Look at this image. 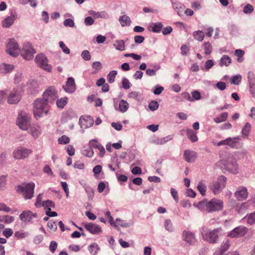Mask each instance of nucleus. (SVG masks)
Returning a JSON list of instances; mask_svg holds the SVG:
<instances>
[{
    "mask_svg": "<svg viewBox=\"0 0 255 255\" xmlns=\"http://www.w3.org/2000/svg\"><path fill=\"white\" fill-rule=\"evenodd\" d=\"M221 228L210 230L206 227H202L200 230L203 239L210 244H215L218 242L219 237L221 235Z\"/></svg>",
    "mask_w": 255,
    "mask_h": 255,
    "instance_id": "1",
    "label": "nucleus"
},
{
    "mask_svg": "<svg viewBox=\"0 0 255 255\" xmlns=\"http://www.w3.org/2000/svg\"><path fill=\"white\" fill-rule=\"evenodd\" d=\"M35 185L34 182L23 183L15 187V190L21 194L25 200L31 199L34 195Z\"/></svg>",
    "mask_w": 255,
    "mask_h": 255,
    "instance_id": "2",
    "label": "nucleus"
},
{
    "mask_svg": "<svg viewBox=\"0 0 255 255\" xmlns=\"http://www.w3.org/2000/svg\"><path fill=\"white\" fill-rule=\"evenodd\" d=\"M215 167L222 171H227L234 174L238 172V165L235 160L231 158L220 160L216 162Z\"/></svg>",
    "mask_w": 255,
    "mask_h": 255,
    "instance_id": "3",
    "label": "nucleus"
},
{
    "mask_svg": "<svg viewBox=\"0 0 255 255\" xmlns=\"http://www.w3.org/2000/svg\"><path fill=\"white\" fill-rule=\"evenodd\" d=\"M48 102L42 98L37 99L33 103V114L37 119L48 113Z\"/></svg>",
    "mask_w": 255,
    "mask_h": 255,
    "instance_id": "4",
    "label": "nucleus"
},
{
    "mask_svg": "<svg viewBox=\"0 0 255 255\" xmlns=\"http://www.w3.org/2000/svg\"><path fill=\"white\" fill-rule=\"evenodd\" d=\"M226 181L227 178L225 176L223 175L220 176L217 180L213 181L210 183L209 188L215 195L218 194L225 187Z\"/></svg>",
    "mask_w": 255,
    "mask_h": 255,
    "instance_id": "5",
    "label": "nucleus"
},
{
    "mask_svg": "<svg viewBox=\"0 0 255 255\" xmlns=\"http://www.w3.org/2000/svg\"><path fill=\"white\" fill-rule=\"evenodd\" d=\"M30 116L24 111H20L17 117V125L22 130H26L30 125Z\"/></svg>",
    "mask_w": 255,
    "mask_h": 255,
    "instance_id": "6",
    "label": "nucleus"
},
{
    "mask_svg": "<svg viewBox=\"0 0 255 255\" xmlns=\"http://www.w3.org/2000/svg\"><path fill=\"white\" fill-rule=\"evenodd\" d=\"M21 55L25 60L29 61L33 59L34 54L36 53L35 50L32 47L29 42L24 43L22 49L20 51Z\"/></svg>",
    "mask_w": 255,
    "mask_h": 255,
    "instance_id": "7",
    "label": "nucleus"
},
{
    "mask_svg": "<svg viewBox=\"0 0 255 255\" xmlns=\"http://www.w3.org/2000/svg\"><path fill=\"white\" fill-rule=\"evenodd\" d=\"M6 52L13 57H16L20 53L18 45L14 38L9 40L6 45Z\"/></svg>",
    "mask_w": 255,
    "mask_h": 255,
    "instance_id": "8",
    "label": "nucleus"
},
{
    "mask_svg": "<svg viewBox=\"0 0 255 255\" xmlns=\"http://www.w3.org/2000/svg\"><path fill=\"white\" fill-rule=\"evenodd\" d=\"M35 60L41 68L48 72L51 71L52 66L48 64V59L43 54L37 55Z\"/></svg>",
    "mask_w": 255,
    "mask_h": 255,
    "instance_id": "9",
    "label": "nucleus"
},
{
    "mask_svg": "<svg viewBox=\"0 0 255 255\" xmlns=\"http://www.w3.org/2000/svg\"><path fill=\"white\" fill-rule=\"evenodd\" d=\"M23 91L20 90V87L17 86L13 89L10 92L7 99V102L10 104H17L21 98V92Z\"/></svg>",
    "mask_w": 255,
    "mask_h": 255,
    "instance_id": "10",
    "label": "nucleus"
},
{
    "mask_svg": "<svg viewBox=\"0 0 255 255\" xmlns=\"http://www.w3.org/2000/svg\"><path fill=\"white\" fill-rule=\"evenodd\" d=\"M248 229L244 226H239L235 228L228 233L227 236L232 238L244 237L248 232Z\"/></svg>",
    "mask_w": 255,
    "mask_h": 255,
    "instance_id": "11",
    "label": "nucleus"
},
{
    "mask_svg": "<svg viewBox=\"0 0 255 255\" xmlns=\"http://www.w3.org/2000/svg\"><path fill=\"white\" fill-rule=\"evenodd\" d=\"M208 209L207 212H213L221 211L223 208V202L216 198H213L208 202Z\"/></svg>",
    "mask_w": 255,
    "mask_h": 255,
    "instance_id": "12",
    "label": "nucleus"
},
{
    "mask_svg": "<svg viewBox=\"0 0 255 255\" xmlns=\"http://www.w3.org/2000/svg\"><path fill=\"white\" fill-rule=\"evenodd\" d=\"M57 98V92L53 87H49L42 95V99L48 103L53 102Z\"/></svg>",
    "mask_w": 255,
    "mask_h": 255,
    "instance_id": "13",
    "label": "nucleus"
},
{
    "mask_svg": "<svg viewBox=\"0 0 255 255\" xmlns=\"http://www.w3.org/2000/svg\"><path fill=\"white\" fill-rule=\"evenodd\" d=\"M182 240L190 246H193L197 242L195 233L187 230L182 232Z\"/></svg>",
    "mask_w": 255,
    "mask_h": 255,
    "instance_id": "14",
    "label": "nucleus"
},
{
    "mask_svg": "<svg viewBox=\"0 0 255 255\" xmlns=\"http://www.w3.org/2000/svg\"><path fill=\"white\" fill-rule=\"evenodd\" d=\"M63 90L68 94L74 93L76 90V86L74 79L70 77L67 79L65 85L63 86Z\"/></svg>",
    "mask_w": 255,
    "mask_h": 255,
    "instance_id": "15",
    "label": "nucleus"
},
{
    "mask_svg": "<svg viewBox=\"0 0 255 255\" xmlns=\"http://www.w3.org/2000/svg\"><path fill=\"white\" fill-rule=\"evenodd\" d=\"M30 152V150L24 147H20L13 151V155L15 159H22L27 157Z\"/></svg>",
    "mask_w": 255,
    "mask_h": 255,
    "instance_id": "16",
    "label": "nucleus"
},
{
    "mask_svg": "<svg viewBox=\"0 0 255 255\" xmlns=\"http://www.w3.org/2000/svg\"><path fill=\"white\" fill-rule=\"evenodd\" d=\"M83 225L84 228L92 234H100L102 233V230L98 225L93 223H83Z\"/></svg>",
    "mask_w": 255,
    "mask_h": 255,
    "instance_id": "17",
    "label": "nucleus"
},
{
    "mask_svg": "<svg viewBox=\"0 0 255 255\" xmlns=\"http://www.w3.org/2000/svg\"><path fill=\"white\" fill-rule=\"evenodd\" d=\"M234 195L239 201L245 200L248 197V189L244 186H239L235 192Z\"/></svg>",
    "mask_w": 255,
    "mask_h": 255,
    "instance_id": "18",
    "label": "nucleus"
},
{
    "mask_svg": "<svg viewBox=\"0 0 255 255\" xmlns=\"http://www.w3.org/2000/svg\"><path fill=\"white\" fill-rule=\"evenodd\" d=\"M17 18V13L15 11L11 12L10 16L4 18L1 22L3 27L8 28L11 26L14 21Z\"/></svg>",
    "mask_w": 255,
    "mask_h": 255,
    "instance_id": "19",
    "label": "nucleus"
},
{
    "mask_svg": "<svg viewBox=\"0 0 255 255\" xmlns=\"http://www.w3.org/2000/svg\"><path fill=\"white\" fill-rule=\"evenodd\" d=\"M36 214L33 213L30 211H23L19 215V219L23 222H30L32 218L36 217Z\"/></svg>",
    "mask_w": 255,
    "mask_h": 255,
    "instance_id": "20",
    "label": "nucleus"
},
{
    "mask_svg": "<svg viewBox=\"0 0 255 255\" xmlns=\"http://www.w3.org/2000/svg\"><path fill=\"white\" fill-rule=\"evenodd\" d=\"M27 92L31 94H34L38 91V83L35 80H29L27 83Z\"/></svg>",
    "mask_w": 255,
    "mask_h": 255,
    "instance_id": "21",
    "label": "nucleus"
},
{
    "mask_svg": "<svg viewBox=\"0 0 255 255\" xmlns=\"http://www.w3.org/2000/svg\"><path fill=\"white\" fill-rule=\"evenodd\" d=\"M173 8L179 16H181L184 8V5L177 0H170Z\"/></svg>",
    "mask_w": 255,
    "mask_h": 255,
    "instance_id": "22",
    "label": "nucleus"
},
{
    "mask_svg": "<svg viewBox=\"0 0 255 255\" xmlns=\"http://www.w3.org/2000/svg\"><path fill=\"white\" fill-rule=\"evenodd\" d=\"M183 155L186 162H192L195 160L197 157V153L193 150H186L184 151Z\"/></svg>",
    "mask_w": 255,
    "mask_h": 255,
    "instance_id": "23",
    "label": "nucleus"
},
{
    "mask_svg": "<svg viewBox=\"0 0 255 255\" xmlns=\"http://www.w3.org/2000/svg\"><path fill=\"white\" fill-rule=\"evenodd\" d=\"M89 14L94 16L95 18H102L105 19H108L110 18V15L105 11H95L93 10L89 11Z\"/></svg>",
    "mask_w": 255,
    "mask_h": 255,
    "instance_id": "24",
    "label": "nucleus"
},
{
    "mask_svg": "<svg viewBox=\"0 0 255 255\" xmlns=\"http://www.w3.org/2000/svg\"><path fill=\"white\" fill-rule=\"evenodd\" d=\"M241 140V138L240 136H237L233 138L228 137L227 138V145L232 148H237L239 144V141Z\"/></svg>",
    "mask_w": 255,
    "mask_h": 255,
    "instance_id": "25",
    "label": "nucleus"
},
{
    "mask_svg": "<svg viewBox=\"0 0 255 255\" xmlns=\"http://www.w3.org/2000/svg\"><path fill=\"white\" fill-rule=\"evenodd\" d=\"M186 135L188 139L192 142H195L198 140V138L197 135V132L191 128H187L186 129Z\"/></svg>",
    "mask_w": 255,
    "mask_h": 255,
    "instance_id": "26",
    "label": "nucleus"
},
{
    "mask_svg": "<svg viewBox=\"0 0 255 255\" xmlns=\"http://www.w3.org/2000/svg\"><path fill=\"white\" fill-rule=\"evenodd\" d=\"M14 68V66L11 64L2 63L0 65V73L6 74L10 72Z\"/></svg>",
    "mask_w": 255,
    "mask_h": 255,
    "instance_id": "27",
    "label": "nucleus"
},
{
    "mask_svg": "<svg viewBox=\"0 0 255 255\" xmlns=\"http://www.w3.org/2000/svg\"><path fill=\"white\" fill-rule=\"evenodd\" d=\"M172 139V135H168L164 137L156 138L153 140V143L157 145L164 144Z\"/></svg>",
    "mask_w": 255,
    "mask_h": 255,
    "instance_id": "28",
    "label": "nucleus"
},
{
    "mask_svg": "<svg viewBox=\"0 0 255 255\" xmlns=\"http://www.w3.org/2000/svg\"><path fill=\"white\" fill-rule=\"evenodd\" d=\"M232 62L231 58L228 55H224L222 56L219 65L221 67H223L224 66H228Z\"/></svg>",
    "mask_w": 255,
    "mask_h": 255,
    "instance_id": "29",
    "label": "nucleus"
},
{
    "mask_svg": "<svg viewBox=\"0 0 255 255\" xmlns=\"http://www.w3.org/2000/svg\"><path fill=\"white\" fill-rule=\"evenodd\" d=\"M251 130V125L249 123H246L242 129V134L244 138H247Z\"/></svg>",
    "mask_w": 255,
    "mask_h": 255,
    "instance_id": "30",
    "label": "nucleus"
},
{
    "mask_svg": "<svg viewBox=\"0 0 255 255\" xmlns=\"http://www.w3.org/2000/svg\"><path fill=\"white\" fill-rule=\"evenodd\" d=\"M163 24L161 22H154L152 23L150 27L151 28V30L154 33H159L161 31V29L163 28Z\"/></svg>",
    "mask_w": 255,
    "mask_h": 255,
    "instance_id": "31",
    "label": "nucleus"
},
{
    "mask_svg": "<svg viewBox=\"0 0 255 255\" xmlns=\"http://www.w3.org/2000/svg\"><path fill=\"white\" fill-rule=\"evenodd\" d=\"M129 107L128 103L124 100H121L119 104L118 110L124 113L127 111Z\"/></svg>",
    "mask_w": 255,
    "mask_h": 255,
    "instance_id": "32",
    "label": "nucleus"
},
{
    "mask_svg": "<svg viewBox=\"0 0 255 255\" xmlns=\"http://www.w3.org/2000/svg\"><path fill=\"white\" fill-rule=\"evenodd\" d=\"M113 46L118 50L123 51L125 50V43L123 40H117Z\"/></svg>",
    "mask_w": 255,
    "mask_h": 255,
    "instance_id": "33",
    "label": "nucleus"
},
{
    "mask_svg": "<svg viewBox=\"0 0 255 255\" xmlns=\"http://www.w3.org/2000/svg\"><path fill=\"white\" fill-rule=\"evenodd\" d=\"M228 117V113L227 112L222 113L219 116L214 118V121L217 123L219 124L222 122H225Z\"/></svg>",
    "mask_w": 255,
    "mask_h": 255,
    "instance_id": "34",
    "label": "nucleus"
},
{
    "mask_svg": "<svg viewBox=\"0 0 255 255\" xmlns=\"http://www.w3.org/2000/svg\"><path fill=\"white\" fill-rule=\"evenodd\" d=\"M208 202L207 199H205L199 202L196 207L201 211H206L207 212L208 209Z\"/></svg>",
    "mask_w": 255,
    "mask_h": 255,
    "instance_id": "35",
    "label": "nucleus"
},
{
    "mask_svg": "<svg viewBox=\"0 0 255 255\" xmlns=\"http://www.w3.org/2000/svg\"><path fill=\"white\" fill-rule=\"evenodd\" d=\"M119 20L123 27L129 25L131 22L129 17L126 15L121 16Z\"/></svg>",
    "mask_w": 255,
    "mask_h": 255,
    "instance_id": "36",
    "label": "nucleus"
},
{
    "mask_svg": "<svg viewBox=\"0 0 255 255\" xmlns=\"http://www.w3.org/2000/svg\"><path fill=\"white\" fill-rule=\"evenodd\" d=\"M197 188L198 190L203 196H205L207 187L203 181H201L198 183Z\"/></svg>",
    "mask_w": 255,
    "mask_h": 255,
    "instance_id": "37",
    "label": "nucleus"
},
{
    "mask_svg": "<svg viewBox=\"0 0 255 255\" xmlns=\"http://www.w3.org/2000/svg\"><path fill=\"white\" fill-rule=\"evenodd\" d=\"M68 102V98L66 97L58 99L56 101V105L59 109H63Z\"/></svg>",
    "mask_w": 255,
    "mask_h": 255,
    "instance_id": "38",
    "label": "nucleus"
},
{
    "mask_svg": "<svg viewBox=\"0 0 255 255\" xmlns=\"http://www.w3.org/2000/svg\"><path fill=\"white\" fill-rule=\"evenodd\" d=\"M30 132L34 138H37L41 133V128L39 126H33L30 128Z\"/></svg>",
    "mask_w": 255,
    "mask_h": 255,
    "instance_id": "39",
    "label": "nucleus"
},
{
    "mask_svg": "<svg viewBox=\"0 0 255 255\" xmlns=\"http://www.w3.org/2000/svg\"><path fill=\"white\" fill-rule=\"evenodd\" d=\"M99 250V248L98 245L96 243H92L88 247V251L93 255H96L98 250Z\"/></svg>",
    "mask_w": 255,
    "mask_h": 255,
    "instance_id": "40",
    "label": "nucleus"
},
{
    "mask_svg": "<svg viewBox=\"0 0 255 255\" xmlns=\"http://www.w3.org/2000/svg\"><path fill=\"white\" fill-rule=\"evenodd\" d=\"M85 190L87 194L88 200H92L94 197V190L90 185L89 186H85Z\"/></svg>",
    "mask_w": 255,
    "mask_h": 255,
    "instance_id": "41",
    "label": "nucleus"
},
{
    "mask_svg": "<svg viewBox=\"0 0 255 255\" xmlns=\"http://www.w3.org/2000/svg\"><path fill=\"white\" fill-rule=\"evenodd\" d=\"M14 218L9 215L0 216V222L6 224H9L14 221Z\"/></svg>",
    "mask_w": 255,
    "mask_h": 255,
    "instance_id": "42",
    "label": "nucleus"
},
{
    "mask_svg": "<svg viewBox=\"0 0 255 255\" xmlns=\"http://www.w3.org/2000/svg\"><path fill=\"white\" fill-rule=\"evenodd\" d=\"M42 207H44L46 211H48L49 208L51 210V208H54L55 207V205L54 202L50 200H47L46 201H43V205Z\"/></svg>",
    "mask_w": 255,
    "mask_h": 255,
    "instance_id": "43",
    "label": "nucleus"
},
{
    "mask_svg": "<svg viewBox=\"0 0 255 255\" xmlns=\"http://www.w3.org/2000/svg\"><path fill=\"white\" fill-rule=\"evenodd\" d=\"M116 222L117 224H118L122 227L124 228H128L132 226L133 224L132 222H126V221L122 220L121 219L119 218H117L116 219Z\"/></svg>",
    "mask_w": 255,
    "mask_h": 255,
    "instance_id": "44",
    "label": "nucleus"
},
{
    "mask_svg": "<svg viewBox=\"0 0 255 255\" xmlns=\"http://www.w3.org/2000/svg\"><path fill=\"white\" fill-rule=\"evenodd\" d=\"M193 36L196 40L202 41L204 39V34L202 31L198 30L193 33Z\"/></svg>",
    "mask_w": 255,
    "mask_h": 255,
    "instance_id": "45",
    "label": "nucleus"
},
{
    "mask_svg": "<svg viewBox=\"0 0 255 255\" xmlns=\"http://www.w3.org/2000/svg\"><path fill=\"white\" fill-rule=\"evenodd\" d=\"M203 48L205 51V54L209 55L212 53L213 48L211 44L209 42H205L203 44Z\"/></svg>",
    "mask_w": 255,
    "mask_h": 255,
    "instance_id": "46",
    "label": "nucleus"
},
{
    "mask_svg": "<svg viewBox=\"0 0 255 255\" xmlns=\"http://www.w3.org/2000/svg\"><path fill=\"white\" fill-rule=\"evenodd\" d=\"M249 86L255 85V75L253 72L250 71L248 74Z\"/></svg>",
    "mask_w": 255,
    "mask_h": 255,
    "instance_id": "47",
    "label": "nucleus"
},
{
    "mask_svg": "<svg viewBox=\"0 0 255 255\" xmlns=\"http://www.w3.org/2000/svg\"><path fill=\"white\" fill-rule=\"evenodd\" d=\"M117 74V71L113 70L109 72L107 75V80L109 83H113L115 80L116 76Z\"/></svg>",
    "mask_w": 255,
    "mask_h": 255,
    "instance_id": "48",
    "label": "nucleus"
},
{
    "mask_svg": "<svg viewBox=\"0 0 255 255\" xmlns=\"http://www.w3.org/2000/svg\"><path fill=\"white\" fill-rule=\"evenodd\" d=\"M247 218V223L250 225L255 224V212L252 213L246 216L244 218Z\"/></svg>",
    "mask_w": 255,
    "mask_h": 255,
    "instance_id": "49",
    "label": "nucleus"
},
{
    "mask_svg": "<svg viewBox=\"0 0 255 255\" xmlns=\"http://www.w3.org/2000/svg\"><path fill=\"white\" fill-rule=\"evenodd\" d=\"M82 154L86 157H92L94 155L93 149L90 146L88 148H85L82 151Z\"/></svg>",
    "mask_w": 255,
    "mask_h": 255,
    "instance_id": "50",
    "label": "nucleus"
},
{
    "mask_svg": "<svg viewBox=\"0 0 255 255\" xmlns=\"http://www.w3.org/2000/svg\"><path fill=\"white\" fill-rule=\"evenodd\" d=\"M214 65V62L213 60L209 59L205 62V66L203 67H201V69L203 71H208Z\"/></svg>",
    "mask_w": 255,
    "mask_h": 255,
    "instance_id": "51",
    "label": "nucleus"
},
{
    "mask_svg": "<svg viewBox=\"0 0 255 255\" xmlns=\"http://www.w3.org/2000/svg\"><path fill=\"white\" fill-rule=\"evenodd\" d=\"M245 54L244 51L241 49H236L235 51V55L238 57L237 61L242 62L243 61V56Z\"/></svg>",
    "mask_w": 255,
    "mask_h": 255,
    "instance_id": "52",
    "label": "nucleus"
},
{
    "mask_svg": "<svg viewBox=\"0 0 255 255\" xmlns=\"http://www.w3.org/2000/svg\"><path fill=\"white\" fill-rule=\"evenodd\" d=\"M230 241L229 239H227L225 241L223 242L220 248V250L224 253L226 252L230 247Z\"/></svg>",
    "mask_w": 255,
    "mask_h": 255,
    "instance_id": "53",
    "label": "nucleus"
},
{
    "mask_svg": "<svg viewBox=\"0 0 255 255\" xmlns=\"http://www.w3.org/2000/svg\"><path fill=\"white\" fill-rule=\"evenodd\" d=\"M29 235L28 232H23L22 231H18L15 232L14 236L18 239H22Z\"/></svg>",
    "mask_w": 255,
    "mask_h": 255,
    "instance_id": "54",
    "label": "nucleus"
},
{
    "mask_svg": "<svg viewBox=\"0 0 255 255\" xmlns=\"http://www.w3.org/2000/svg\"><path fill=\"white\" fill-rule=\"evenodd\" d=\"M128 96L129 98H132L137 101H139L141 94L138 92L132 91L129 93Z\"/></svg>",
    "mask_w": 255,
    "mask_h": 255,
    "instance_id": "55",
    "label": "nucleus"
},
{
    "mask_svg": "<svg viewBox=\"0 0 255 255\" xmlns=\"http://www.w3.org/2000/svg\"><path fill=\"white\" fill-rule=\"evenodd\" d=\"M241 79L242 76L241 75H236L233 76L231 78V83L236 85H238L240 83Z\"/></svg>",
    "mask_w": 255,
    "mask_h": 255,
    "instance_id": "56",
    "label": "nucleus"
},
{
    "mask_svg": "<svg viewBox=\"0 0 255 255\" xmlns=\"http://www.w3.org/2000/svg\"><path fill=\"white\" fill-rule=\"evenodd\" d=\"M232 202L234 204L233 205V208H234L235 211L238 213H240L242 211V210L245 208V204L242 203L240 205L239 204L236 203L234 200H233Z\"/></svg>",
    "mask_w": 255,
    "mask_h": 255,
    "instance_id": "57",
    "label": "nucleus"
},
{
    "mask_svg": "<svg viewBox=\"0 0 255 255\" xmlns=\"http://www.w3.org/2000/svg\"><path fill=\"white\" fill-rule=\"evenodd\" d=\"M108 182L101 181L99 183L98 185V191L99 193H102L104 190L106 189V186H108Z\"/></svg>",
    "mask_w": 255,
    "mask_h": 255,
    "instance_id": "58",
    "label": "nucleus"
},
{
    "mask_svg": "<svg viewBox=\"0 0 255 255\" xmlns=\"http://www.w3.org/2000/svg\"><path fill=\"white\" fill-rule=\"evenodd\" d=\"M42 193H39L36 198L35 206L37 208H41L43 205V202H42Z\"/></svg>",
    "mask_w": 255,
    "mask_h": 255,
    "instance_id": "59",
    "label": "nucleus"
},
{
    "mask_svg": "<svg viewBox=\"0 0 255 255\" xmlns=\"http://www.w3.org/2000/svg\"><path fill=\"white\" fill-rule=\"evenodd\" d=\"M164 226L166 230L169 232H172L173 231V228L172 226V223L171 221L169 219H166L164 222Z\"/></svg>",
    "mask_w": 255,
    "mask_h": 255,
    "instance_id": "60",
    "label": "nucleus"
},
{
    "mask_svg": "<svg viewBox=\"0 0 255 255\" xmlns=\"http://www.w3.org/2000/svg\"><path fill=\"white\" fill-rule=\"evenodd\" d=\"M149 109L151 111L156 110L159 107V104L156 101H151L148 105Z\"/></svg>",
    "mask_w": 255,
    "mask_h": 255,
    "instance_id": "61",
    "label": "nucleus"
},
{
    "mask_svg": "<svg viewBox=\"0 0 255 255\" xmlns=\"http://www.w3.org/2000/svg\"><path fill=\"white\" fill-rule=\"evenodd\" d=\"M58 141L60 144H66L69 142L70 138L67 136L63 135L58 138Z\"/></svg>",
    "mask_w": 255,
    "mask_h": 255,
    "instance_id": "62",
    "label": "nucleus"
},
{
    "mask_svg": "<svg viewBox=\"0 0 255 255\" xmlns=\"http://www.w3.org/2000/svg\"><path fill=\"white\" fill-rule=\"evenodd\" d=\"M89 146L93 149V148H98L99 146L101 145L97 139L90 140L89 142Z\"/></svg>",
    "mask_w": 255,
    "mask_h": 255,
    "instance_id": "63",
    "label": "nucleus"
},
{
    "mask_svg": "<svg viewBox=\"0 0 255 255\" xmlns=\"http://www.w3.org/2000/svg\"><path fill=\"white\" fill-rule=\"evenodd\" d=\"M122 86L124 89L127 90L130 87V83L129 80L126 77H123L122 81Z\"/></svg>",
    "mask_w": 255,
    "mask_h": 255,
    "instance_id": "64",
    "label": "nucleus"
}]
</instances>
